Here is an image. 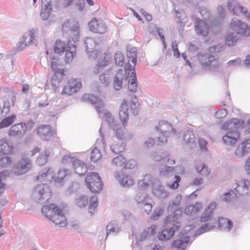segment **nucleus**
Listing matches in <instances>:
<instances>
[{
    "label": "nucleus",
    "instance_id": "obj_20",
    "mask_svg": "<svg viewBox=\"0 0 250 250\" xmlns=\"http://www.w3.org/2000/svg\"><path fill=\"white\" fill-rule=\"evenodd\" d=\"M37 134L42 140L48 141L53 135V132L50 125H41L37 129Z\"/></svg>",
    "mask_w": 250,
    "mask_h": 250
},
{
    "label": "nucleus",
    "instance_id": "obj_50",
    "mask_svg": "<svg viewBox=\"0 0 250 250\" xmlns=\"http://www.w3.org/2000/svg\"><path fill=\"white\" fill-rule=\"evenodd\" d=\"M181 181V177L178 176H175L171 183H169L168 186L169 188L175 189L179 187V183Z\"/></svg>",
    "mask_w": 250,
    "mask_h": 250
},
{
    "label": "nucleus",
    "instance_id": "obj_45",
    "mask_svg": "<svg viewBox=\"0 0 250 250\" xmlns=\"http://www.w3.org/2000/svg\"><path fill=\"white\" fill-rule=\"evenodd\" d=\"M169 154L167 152H162L161 151L159 152H155L153 153L152 155V159L155 161H160L163 159H165L168 157Z\"/></svg>",
    "mask_w": 250,
    "mask_h": 250
},
{
    "label": "nucleus",
    "instance_id": "obj_57",
    "mask_svg": "<svg viewBox=\"0 0 250 250\" xmlns=\"http://www.w3.org/2000/svg\"><path fill=\"white\" fill-rule=\"evenodd\" d=\"M217 14L220 19L223 20L226 16V11L225 6L222 5L219 6L217 9Z\"/></svg>",
    "mask_w": 250,
    "mask_h": 250
},
{
    "label": "nucleus",
    "instance_id": "obj_55",
    "mask_svg": "<svg viewBox=\"0 0 250 250\" xmlns=\"http://www.w3.org/2000/svg\"><path fill=\"white\" fill-rule=\"evenodd\" d=\"M200 13L203 17L205 21H209L210 13L205 7L200 8L199 9Z\"/></svg>",
    "mask_w": 250,
    "mask_h": 250
},
{
    "label": "nucleus",
    "instance_id": "obj_4",
    "mask_svg": "<svg viewBox=\"0 0 250 250\" xmlns=\"http://www.w3.org/2000/svg\"><path fill=\"white\" fill-rule=\"evenodd\" d=\"M165 223L168 226L171 224V226H168L164 229L159 233L158 238L159 240L163 241L168 240L172 238L175 233L181 228V223L176 221L174 214L168 215L165 220Z\"/></svg>",
    "mask_w": 250,
    "mask_h": 250
},
{
    "label": "nucleus",
    "instance_id": "obj_63",
    "mask_svg": "<svg viewBox=\"0 0 250 250\" xmlns=\"http://www.w3.org/2000/svg\"><path fill=\"white\" fill-rule=\"evenodd\" d=\"M106 228L107 235L110 232H116L118 231V228L114 226L112 223L108 224L106 227Z\"/></svg>",
    "mask_w": 250,
    "mask_h": 250
},
{
    "label": "nucleus",
    "instance_id": "obj_46",
    "mask_svg": "<svg viewBox=\"0 0 250 250\" xmlns=\"http://www.w3.org/2000/svg\"><path fill=\"white\" fill-rule=\"evenodd\" d=\"M11 159L10 157L5 156L0 159V170L6 168L11 165Z\"/></svg>",
    "mask_w": 250,
    "mask_h": 250
},
{
    "label": "nucleus",
    "instance_id": "obj_25",
    "mask_svg": "<svg viewBox=\"0 0 250 250\" xmlns=\"http://www.w3.org/2000/svg\"><path fill=\"white\" fill-rule=\"evenodd\" d=\"M126 56L128 62H131L133 64L130 70H135L134 67L136 63L137 49L135 47H127L126 49ZM127 63H129L128 62Z\"/></svg>",
    "mask_w": 250,
    "mask_h": 250
},
{
    "label": "nucleus",
    "instance_id": "obj_9",
    "mask_svg": "<svg viewBox=\"0 0 250 250\" xmlns=\"http://www.w3.org/2000/svg\"><path fill=\"white\" fill-rule=\"evenodd\" d=\"M132 69V65L127 63L125 66V71L123 69H119L114 76L113 81V86L114 89L119 90L123 85V81H126L130 73V69Z\"/></svg>",
    "mask_w": 250,
    "mask_h": 250
},
{
    "label": "nucleus",
    "instance_id": "obj_3",
    "mask_svg": "<svg viewBox=\"0 0 250 250\" xmlns=\"http://www.w3.org/2000/svg\"><path fill=\"white\" fill-rule=\"evenodd\" d=\"M82 100L95 104V107L99 114L100 117L104 118L111 128H113V126L116 125L114 123V119L111 114L104 109V104L103 101L99 100L94 95L89 94H84Z\"/></svg>",
    "mask_w": 250,
    "mask_h": 250
},
{
    "label": "nucleus",
    "instance_id": "obj_11",
    "mask_svg": "<svg viewBox=\"0 0 250 250\" xmlns=\"http://www.w3.org/2000/svg\"><path fill=\"white\" fill-rule=\"evenodd\" d=\"M190 237L186 232H180L177 235L176 239L171 244L172 248L178 250H184L189 242Z\"/></svg>",
    "mask_w": 250,
    "mask_h": 250
},
{
    "label": "nucleus",
    "instance_id": "obj_43",
    "mask_svg": "<svg viewBox=\"0 0 250 250\" xmlns=\"http://www.w3.org/2000/svg\"><path fill=\"white\" fill-rule=\"evenodd\" d=\"M114 59L117 65L119 66H122L123 65L125 56L122 53L120 52H116L114 56Z\"/></svg>",
    "mask_w": 250,
    "mask_h": 250
},
{
    "label": "nucleus",
    "instance_id": "obj_30",
    "mask_svg": "<svg viewBox=\"0 0 250 250\" xmlns=\"http://www.w3.org/2000/svg\"><path fill=\"white\" fill-rule=\"evenodd\" d=\"M117 178L121 184L124 186H130L134 183V180L125 173H120Z\"/></svg>",
    "mask_w": 250,
    "mask_h": 250
},
{
    "label": "nucleus",
    "instance_id": "obj_48",
    "mask_svg": "<svg viewBox=\"0 0 250 250\" xmlns=\"http://www.w3.org/2000/svg\"><path fill=\"white\" fill-rule=\"evenodd\" d=\"M164 170L162 169L160 172H172L174 171V172H176L177 171H179V172H184L185 169L184 167L182 166H176L175 167L165 166H164Z\"/></svg>",
    "mask_w": 250,
    "mask_h": 250
},
{
    "label": "nucleus",
    "instance_id": "obj_14",
    "mask_svg": "<svg viewBox=\"0 0 250 250\" xmlns=\"http://www.w3.org/2000/svg\"><path fill=\"white\" fill-rule=\"evenodd\" d=\"M89 30L100 34H104L107 31L106 24L100 19L95 18L88 23Z\"/></svg>",
    "mask_w": 250,
    "mask_h": 250
},
{
    "label": "nucleus",
    "instance_id": "obj_23",
    "mask_svg": "<svg viewBox=\"0 0 250 250\" xmlns=\"http://www.w3.org/2000/svg\"><path fill=\"white\" fill-rule=\"evenodd\" d=\"M42 8L40 16L43 20L48 19L52 11L51 0H42Z\"/></svg>",
    "mask_w": 250,
    "mask_h": 250
},
{
    "label": "nucleus",
    "instance_id": "obj_35",
    "mask_svg": "<svg viewBox=\"0 0 250 250\" xmlns=\"http://www.w3.org/2000/svg\"><path fill=\"white\" fill-rule=\"evenodd\" d=\"M89 202V198L87 196L82 195L75 200V204L79 208L86 207Z\"/></svg>",
    "mask_w": 250,
    "mask_h": 250
},
{
    "label": "nucleus",
    "instance_id": "obj_6",
    "mask_svg": "<svg viewBox=\"0 0 250 250\" xmlns=\"http://www.w3.org/2000/svg\"><path fill=\"white\" fill-rule=\"evenodd\" d=\"M155 129L158 132L157 136L158 145L166 143L167 138L176 132V130L171 126L168 122L166 121H160L159 125L156 126Z\"/></svg>",
    "mask_w": 250,
    "mask_h": 250
},
{
    "label": "nucleus",
    "instance_id": "obj_17",
    "mask_svg": "<svg viewBox=\"0 0 250 250\" xmlns=\"http://www.w3.org/2000/svg\"><path fill=\"white\" fill-rule=\"evenodd\" d=\"M250 149V138L245 139L243 142L239 145L235 151V158L238 159L242 158L249 153Z\"/></svg>",
    "mask_w": 250,
    "mask_h": 250
},
{
    "label": "nucleus",
    "instance_id": "obj_27",
    "mask_svg": "<svg viewBox=\"0 0 250 250\" xmlns=\"http://www.w3.org/2000/svg\"><path fill=\"white\" fill-rule=\"evenodd\" d=\"M125 144L123 140H118L114 141L110 146V149L115 154L120 153L125 149Z\"/></svg>",
    "mask_w": 250,
    "mask_h": 250
},
{
    "label": "nucleus",
    "instance_id": "obj_7",
    "mask_svg": "<svg viewBox=\"0 0 250 250\" xmlns=\"http://www.w3.org/2000/svg\"><path fill=\"white\" fill-rule=\"evenodd\" d=\"M86 187L92 193H100L103 189V183L98 173H89L85 178Z\"/></svg>",
    "mask_w": 250,
    "mask_h": 250
},
{
    "label": "nucleus",
    "instance_id": "obj_54",
    "mask_svg": "<svg viewBox=\"0 0 250 250\" xmlns=\"http://www.w3.org/2000/svg\"><path fill=\"white\" fill-rule=\"evenodd\" d=\"M126 169H133L137 168V162L133 159H130L127 161L124 167Z\"/></svg>",
    "mask_w": 250,
    "mask_h": 250
},
{
    "label": "nucleus",
    "instance_id": "obj_33",
    "mask_svg": "<svg viewBox=\"0 0 250 250\" xmlns=\"http://www.w3.org/2000/svg\"><path fill=\"white\" fill-rule=\"evenodd\" d=\"M203 207L201 203H196L194 205H190L185 209V211L188 214H195L198 212Z\"/></svg>",
    "mask_w": 250,
    "mask_h": 250
},
{
    "label": "nucleus",
    "instance_id": "obj_61",
    "mask_svg": "<svg viewBox=\"0 0 250 250\" xmlns=\"http://www.w3.org/2000/svg\"><path fill=\"white\" fill-rule=\"evenodd\" d=\"M228 114L226 109H222L217 111L215 113V116L217 118L221 119L225 117Z\"/></svg>",
    "mask_w": 250,
    "mask_h": 250
},
{
    "label": "nucleus",
    "instance_id": "obj_22",
    "mask_svg": "<svg viewBox=\"0 0 250 250\" xmlns=\"http://www.w3.org/2000/svg\"><path fill=\"white\" fill-rule=\"evenodd\" d=\"M183 141L185 144L191 149L194 148L197 146V142L195 138V135L192 130H188L184 132Z\"/></svg>",
    "mask_w": 250,
    "mask_h": 250
},
{
    "label": "nucleus",
    "instance_id": "obj_51",
    "mask_svg": "<svg viewBox=\"0 0 250 250\" xmlns=\"http://www.w3.org/2000/svg\"><path fill=\"white\" fill-rule=\"evenodd\" d=\"M209 212V211H208L205 209L200 218V220L201 222H204L208 221L212 218L213 214Z\"/></svg>",
    "mask_w": 250,
    "mask_h": 250
},
{
    "label": "nucleus",
    "instance_id": "obj_29",
    "mask_svg": "<svg viewBox=\"0 0 250 250\" xmlns=\"http://www.w3.org/2000/svg\"><path fill=\"white\" fill-rule=\"evenodd\" d=\"M239 39V37L237 34L234 32H229L226 36L225 43L229 46H234Z\"/></svg>",
    "mask_w": 250,
    "mask_h": 250
},
{
    "label": "nucleus",
    "instance_id": "obj_8",
    "mask_svg": "<svg viewBox=\"0 0 250 250\" xmlns=\"http://www.w3.org/2000/svg\"><path fill=\"white\" fill-rule=\"evenodd\" d=\"M79 23L74 20H67L62 25L63 35L66 34L68 38H72L75 42L79 38Z\"/></svg>",
    "mask_w": 250,
    "mask_h": 250
},
{
    "label": "nucleus",
    "instance_id": "obj_47",
    "mask_svg": "<svg viewBox=\"0 0 250 250\" xmlns=\"http://www.w3.org/2000/svg\"><path fill=\"white\" fill-rule=\"evenodd\" d=\"M112 128L115 131L116 138L118 140H122L124 138V133L120 125H115L114 126H113Z\"/></svg>",
    "mask_w": 250,
    "mask_h": 250
},
{
    "label": "nucleus",
    "instance_id": "obj_58",
    "mask_svg": "<svg viewBox=\"0 0 250 250\" xmlns=\"http://www.w3.org/2000/svg\"><path fill=\"white\" fill-rule=\"evenodd\" d=\"M236 195L229 192L224 194L223 200L225 202H230L236 199Z\"/></svg>",
    "mask_w": 250,
    "mask_h": 250
},
{
    "label": "nucleus",
    "instance_id": "obj_26",
    "mask_svg": "<svg viewBox=\"0 0 250 250\" xmlns=\"http://www.w3.org/2000/svg\"><path fill=\"white\" fill-rule=\"evenodd\" d=\"M37 30L33 29L28 33L24 34L22 37V40L26 41L28 45H29L34 43V41L37 39Z\"/></svg>",
    "mask_w": 250,
    "mask_h": 250
},
{
    "label": "nucleus",
    "instance_id": "obj_60",
    "mask_svg": "<svg viewBox=\"0 0 250 250\" xmlns=\"http://www.w3.org/2000/svg\"><path fill=\"white\" fill-rule=\"evenodd\" d=\"M199 146L202 151H207V148L206 147L207 142L203 139L199 138L198 140Z\"/></svg>",
    "mask_w": 250,
    "mask_h": 250
},
{
    "label": "nucleus",
    "instance_id": "obj_56",
    "mask_svg": "<svg viewBox=\"0 0 250 250\" xmlns=\"http://www.w3.org/2000/svg\"><path fill=\"white\" fill-rule=\"evenodd\" d=\"M195 167L197 172H208V167L204 163L196 164Z\"/></svg>",
    "mask_w": 250,
    "mask_h": 250
},
{
    "label": "nucleus",
    "instance_id": "obj_53",
    "mask_svg": "<svg viewBox=\"0 0 250 250\" xmlns=\"http://www.w3.org/2000/svg\"><path fill=\"white\" fill-rule=\"evenodd\" d=\"M99 132L101 137V139H98L96 141L95 145L99 147H103L104 149L105 148V141L104 140V134L102 132V128L99 130Z\"/></svg>",
    "mask_w": 250,
    "mask_h": 250
},
{
    "label": "nucleus",
    "instance_id": "obj_49",
    "mask_svg": "<svg viewBox=\"0 0 250 250\" xmlns=\"http://www.w3.org/2000/svg\"><path fill=\"white\" fill-rule=\"evenodd\" d=\"M125 162V158L122 155H119L112 160V163L116 166L121 167Z\"/></svg>",
    "mask_w": 250,
    "mask_h": 250
},
{
    "label": "nucleus",
    "instance_id": "obj_21",
    "mask_svg": "<svg viewBox=\"0 0 250 250\" xmlns=\"http://www.w3.org/2000/svg\"><path fill=\"white\" fill-rule=\"evenodd\" d=\"M120 119L124 127L126 125L128 119V104L127 101L124 99L120 106L119 112Z\"/></svg>",
    "mask_w": 250,
    "mask_h": 250
},
{
    "label": "nucleus",
    "instance_id": "obj_2",
    "mask_svg": "<svg viewBox=\"0 0 250 250\" xmlns=\"http://www.w3.org/2000/svg\"><path fill=\"white\" fill-rule=\"evenodd\" d=\"M42 213L48 219L51 220L56 226L65 227L67 224V219L62 209L54 203L43 206Z\"/></svg>",
    "mask_w": 250,
    "mask_h": 250
},
{
    "label": "nucleus",
    "instance_id": "obj_24",
    "mask_svg": "<svg viewBox=\"0 0 250 250\" xmlns=\"http://www.w3.org/2000/svg\"><path fill=\"white\" fill-rule=\"evenodd\" d=\"M13 149V146L6 138L0 139V156L10 154Z\"/></svg>",
    "mask_w": 250,
    "mask_h": 250
},
{
    "label": "nucleus",
    "instance_id": "obj_59",
    "mask_svg": "<svg viewBox=\"0 0 250 250\" xmlns=\"http://www.w3.org/2000/svg\"><path fill=\"white\" fill-rule=\"evenodd\" d=\"M155 28L158 34L159 35V37H160V38L162 41V42H163V44L164 45V47L165 48H166L167 44L165 42V37L163 34V29L162 28L157 27L156 26L155 27Z\"/></svg>",
    "mask_w": 250,
    "mask_h": 250
},
{
    "label": "nucleus",
    "instance_id": "obj_13",
    "mask_svg": "<svg viewBox=\"0 0 250 250\" xmlns=\"http://www.w3.org/2000/svg\"><path fill=\"white\" fill-rule=\"evenodd\" d=\"M81 86L82 82L80 79H71L64 87L62 93L71 95L79 90Z\"/></svg>",
    "mask_w": 250,
    "mask_h": 250
},
{
    "label": "nucleus",
    "instance_id": "obj_52",
    "mask_svg": "<svg viewBox=\"0 0 250 250\" xmlns=\"http://www.w3.org/2000/svg\"><path fill=\"white\" fill-rule=\"evenodd\" d=\"M214 227V226H209L208 224H205L204 226L200 228L196 232V234L200 235L204 232L208 231L213 229Z\"/></svg>",
    "mask_w": 250,
    "mask_h": 250
},
{
    "label": "nucleus",
    "instance_id": "obj_42",
    "mask_svg": "<svg viewBox=\"0 0 250 250\" xmlns=\"http://www.w3.org/2000/svg\"><path fill=\"white\" fill-rule=\"evenodd\" d=\"M49 154L50 152L48 150H45L43 153L38 157L36 160L37 164L40 166L43 165L47 162Z\"/></svg>",
    "mask_w": 250,
    "mask_h": 250
},
{
    "label": "nucleus",
    "instance_id": "obj_64",
    "mask_svg": "<svg viewBox=\"0 0 250 250\" xmlns=\"http://www.w3.org/2000/svg\"><path fill=\"white\" fill-rule=\"evenodd\" d=\"M129 106L130 110L132 111V114L134 115H136L138 113V109L135 101H131L129 103Z\"/></svg>",
    "mask_w": 250,
    "mask_h": 250
},
{
    "label": "nucleus",
    "instance_id": "obj_10",
    "mask_svg": "<svg viewBox=\"0 0 250 250\" xmlns=\"http://www.w3.org/2000/svg\"><path fill=\"white\" fill-rule=\"evenodd\" d=\"M229 28L237 35L243 37H248L250 34V28L248 25L236 18L231 20Z\"/></svg>",
    "mask_w": 250,
    "mask_h": 250
},
{
    "label": "nucleus",
    "instance_id": "obj_5",
    "mask_svg": "<svg viewBox=\"0 0 250 250\" xmlns=\"http://www.w3.org/2000/svg\"><path fill=\"white\" fill-rule=\"evenodd\" d=\"M197 58L204 70H216L220 65L217 58L210 53L199 52L197 55Z\"/></svg>",
    "mask_w": 250,
    "mask_h": 250
},
{
    "label": "nucleus",
    "instance_id": "obj_32",
    "mask_svg": "<svg viewBox=\"0 0 250 250\" xmlns=\"http://www.w3.org/2000/svg\"><path fill=\"white\" fill-rule=\"evenodd\" d=\"M218 223L220 228L228 231H229L233 226V224L231 220L224 217L219 218Z\"/></svg>",
    "mask_w": 250,
    "mask_h": 250
},
{
    "label": "nucleus",
    "instance_id": "obj_38",
    "mask_svg": "<svg viewBox=\"0 0 250 250\" xmlns=\"http://www.w3.org/2000/svg\"><path fill=\"white\" fill-rule=\"evenodd\" d=\"M16 117L15 115L9 116L4 118L0 122V129L11 125L15 120Z\"/></svg>",
    "mask_w": 250,
    "mask_h": 250
},
{
    "label": "nucleus",
    "instance_id": "obj_12",
    "mask_svg": "<svg viewBox=\"0 0 250 250\" xmlns=\"http://www.w3.org/2000/svg\"><path fill=\"white\" fill-rule=\"evenodd\" d=\"M227 7L234 15H239V14H242L248 19L250 20V13L246 8L240 5L237 0H229L227 3Z\"/></svg>",
    "mask_w": 250,
    "mask_h": 250
},
{
    "label": "nucleus",
    "instance_id": "obj_37",
    "mask_svg": "<svg viewBox=\"0 0 250 250\" xmlns=\"http://www.w3.org/2000/svg\"><path fill=\"white\" fill-rule=\"evenodd\" d=\"M71 163L74 169L76 170L80 168L79 170L87 172L86 164H85L83 161L76 159L74 160H71Z\"/></svg>",
    "mask_w": 250,
    "mask_h": 250
},
{
    "label": "nucleus",
    "instance_id": "obj_41",
    "mask_svg": "<svg viewBox=\"0 0 250 250\" xmlns=\"http://www.w3.org/2000/svg\"><path fill=\"white\" fill-rule=\"evenodd\" d=\"M98 201L97 198L95 196H92L90 198L89 205L88 207V211L90 213H94L97 210Z\"/></svg>",
    "mask_w": 250,
    "mask_h": 250
},
{
    "label": "nucleus",
    "instance_id": "obj_40",
    "mask_svg": "<svg viewBox=\"0 0 250 250\" xmlns=\"http://www.w3.org/2000/svg\"><path fill=\"white\" fill-rule=\"evenodd\" d=\"M76 48L74 46L69 47V49H66L65 61L66 62H69L72 61L74 56L76 54Z\"/></svg>",
    "mask_w": 250,
    "mask_h": 250
},
{
    "label": "nucleus",
    "instance_id": "obj_15",
    "mask_svg": "<svg viewBox=\"0 0 250 250\" xmlns=\"http://www.w3.org/2000/svg\"><path fill=\"white\" fill-rule=\"evenodd\" d=\"M84 44L88 57L91 59H95L99 54V50L96 49L97 43L95 39L87 37L85 38Z\"/></svg>",
    "mask_w": 250,
    "mask_h": 250
},
{
    "label": "nucleus",
    "instance_id": "obj_18",
    "mask_svg": "<svg viewBox=\"0 0 250 250\" xmlns=\"http://www.w3.org/2000/svg\"><path fill=\"white\" fill-rule=\"evenodd\" d=\"M25 126L22 123L12 125L8 131V135L16 139L21 138L25 134Z\"/></svg>",
    "mask_w": 250,
    "mask_h": 250
},
{
    "label": "nucleus",
    "instance_id": "obj_16",
    "mask_svg": "<svg viewBox=\"0 0 250 250\" xmlns=\"http://www.w3.org/2000/svg\"><path fill=\"white\" fill-rule=\"evenodd\" d=\"M32 167V161L29 158L24 156L15 164L14 168L17 170L16 172H28L31 170Z\"/></svg>",
    "mask_w": 250,
    "mask_h": 250
},
{
    "label": "nucleus",
    "instance_id": "obj_62",
    "mask_svg": "<svg viewBox=\"0 0 250 250\" xmlns=\"http://www.w3.org/2000/svg\"><path fill=\"white\" fill-rule=\"evenodd\" d=\"M154 143H156L157 145H158V140H157V141H155L153 138H149L145 142L144 145L146 147H150L153 146Z\"/></svg>",
    "mask_w": 250,
    "mask_h": 250
},
{
    "label": "nucleus",
    "instance_id": "obj_44",
    "mask_svg": "<svg viewBox=\"0 0 250 250\" xmlns=\"http://www.w3.org/2000/svg\"><path fill=\"white\" fill-rule=\"evenodd\" d=\"M102 157L101 153L99 149L98 148L97 146H95L91 151V161L93 162H96Z\"/></svg>",
    "mask_w": 250,
    "mask_h": 250
},
{
    "label": "nucleus",
    "instance_id": "obj_39",
    "mask_svg": "<svg viewBox=\"0 0 250 250\" xmlns=\"http://www.w3.org/2000/svg\"><path fill=\"white\" fill-rule=\"evenodd\" d=\"M66 49L65 44L60 40H57L54 45V50L55 53L61 55Z\"/></svg>",
    "mask_w": 250,
    "mask_h": 250
},
{
    "label": "nucleus",
    "instance_id": "obj_1",
    "mask_svg": "<svg viewBox=\"0 0 250 250\" xmlns=\"http://www.w3.org/2000/svg\"><path fill=\"white\" fill-rule=\"evenodd\" d=\"M243 122L237 119H233L226 122L222 125V129L228 131L223 137V143L228 146H232L239 140L240 133L237 130L242 125Z\"/></svg>",
    "mask_w": 250,
    "mask_h": 250
},
{
    "label": "nucleus",
    "instance_id": "obj_36",
    "mask_svg": "<svg viewBox=\"0 0 250 250\" xmlns=\"http://www.w3.org/2000/svg\"><path fill=\"white\" fill-rule=\"evenodd\" d=\"M59 66L60 64L59 59L55 57L52 58L51 67L52 68V70L55 72L56 75L59 74L61 75H62V71L60 68L59 67Z\"/></svg>",
    "mask_w": 250,
    "mask_h": 250
},
{
    "label": "nucleus",
    "instance_id": "obj_28",
    "mask_svg": "<svg viewBox=\"0 0 250 250\" xmlns=\"http://www.w3.org/2000/svg\"><path fill=\"white\" fill-rule=\"evenodd\" d=\"M131 74L128 81V90L132 92H136L137 87V77L135 70H130Z\"/></svg>",
    "mask_w": 250,
    "mask_h": 250
},
{
    "label": "nucleus",
    "instance_id": "obj_31",
    "mask_svg": "<svg viewBox=\"0 0 250 250\" xmlns=\"http://www.w3.org/2000/svg\"><path fill=\"white\" fill-rule=\"evenodd\" d=\"M108 59H107L105 54L101 56V58L98 60V64L96 67L93 69L95 74H98L103 70V67L106 66L108 63Z\"/></svg>",
    "mask_w": 250,
    "mask_h": 250
},
{
    "label": "nucleus",
    "instance_id": "obj_34",
    "mask_svg": "<svg viewBox=\"0 0 250 250\" xmlns=\"http://www.w3.org/2000/svg\"><path fill=\"white\" fill-rule=\"evenodd\" d=\"M110 70H107L104 73L101 74L99 76V79L101 83L106 86H108L110 83Z\"/></svg>",
    "mask_w": 250,
    "mask_h": 250
},
{
    "label": "nucleus",
    "instance_id": "obj_19",
    "mask_svg": "<svg viewBox=\"0 0 250 250\" xmlns=\"http://www.w3.org/2000/svg\"><path fill=\"white\" fill-rule=\"evenodd\" d=\"M194 18L195 19L194 27L197 34L203 36H207L208 33V27L207 22L199 18Z\"/></svg>",
    "mask_w": 250,
    "mask_h": 250
}]
</instances>
